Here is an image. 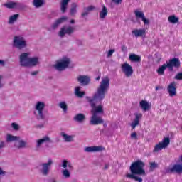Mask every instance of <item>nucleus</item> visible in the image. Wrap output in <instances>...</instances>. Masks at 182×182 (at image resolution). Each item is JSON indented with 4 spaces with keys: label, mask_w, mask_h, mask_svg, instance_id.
<instances>
[{
    "label": "nucleus",
    "mask_w": 182,
    "mask_h": 182,
    "mask_svg": "<svg viewBox=\"0 0 182 182\" xmlns=\"http://www.w3.org/2000/svg\"><path fill=\"white\" fill-rule=\"evenodd\" d=\"M110 87V78L106 76L104 77L100 85L97 87V92H95L92 97H88V103L91 107V113L92 116L90 121V124L92 126H97V124H102L104 123L101 117H97V114H103L105 110L103 109V105L100 103L103 102V99L106 97V93Z\"/></svg>",
    "instance_id": "f257e3e1"
},
{
    "label": "nucleus",
    "mask_w": 182,
    "mask_h": 182,
    "mask_svg": "<svg viewBox=\"0 0 182 182\" xmlns=\"http://www.w3.org/2000/svg\"><path fill=\"white\" fill-rule=\"evenodd\" d=\"M144 162L137 160L133 162L129 168L131 173H127L126 175L127 178H130V180H134L136 182H143V179L138 176H145L146 171H144Z\"/></svg>",
    "instance_id": "f03ea898"
},
{
    "label": "nucleus",
    "mask_w": 182,
    "mask_h": 182,
    "mask_svg": "<svg viewBox=\"0 0 182 182\" xmlns=\"http://www.w3.org/2000/svg\"><path fill=\"white\" fill-rule=\"evenodd\" d=\"M29 53H22L20 55V65L21 66H36L39 65V60L38 57L29 58Z\"/></svg>",
    "instance_id": "7ed1b4c3"
},
{
    "label": "nucleus",
    "mask_w": 182,
    "mask_h": 182,
    "mask_svg": "<svg viewBox=\"0 0 182 182\" xmlns=\"http://www.w3.org/2000/svg\"><path fill=\"white\" fill-rule=\"evenodd\" d=\"M168 144H170V138L164 137L162 141L155 145L153 149V153H159V151H161L163 149H167Z\"/></svg>",
    "instance_id": "20e7f679"
},
{
    "label": "nucleus",
    "mask_w": 182,
    "mask_h": 182,
    "mask_svg": "<svg viewBox=\"0 0 182 182\" xmlns=\"http://www.w3.org/2000/svg\"><path fill=\"white\" fill-rule=\"evenodd\" d=\"M14 46L17 48V49H23V48H26V41H25V38L22 36H16L14 38Z\"/></svg>",
    "instance_id": "39448f33"
},
{
    "label": "nucleus",
    "mask_w": 182,
    "mask_h": 182,
    "mask_svg": "<svg viewBox=\"0 0 182 182\" xmlns=\"http://www.w3.org/2000/svg\"><path fill=\"white\" fill-rule=\"evenodd\" d=\"M181 65V63L180 62V59L177 58H173L172 59H170L168 62H166V68L169 69L171 72H173L174 68L178 69Z\"/></svg>",
    "instance_id": "423d86ee"
},
{
    "label": "nucleus",
    "mask_w": 182,
    "mask_h": 182,
    "mask_svg": "<svg viewBox=\"0 0 182 182\" xmlns=\"http://www.w3.org/2000/svg\"><path fill=\"white\" fill-rule=\"evenodd\" d=\"M52 164H53V161L51 159H48L47 163L41 164L42 168L41 169V173L43 176H48L49 174Z\"/></svg>",
    "instance_id": "0eeeda50"
},
{
    "label": "nucleus",
    "mask_w": 182,
    "mask_h": 182,
    "mask_svg": "<svg viewBox=\"0 0 182 182\" xmlns=\"http://www.w3.org/2000/svg\"><path fill=\"white\" fill-rule=\"evenodd\" d=\"M75 32V28L69 26H64L61 28V29L59 31V36L60 38H63L65 35H72Z\"/></svg>",
    "instance_id": "6e6552de"
},
{
    "label": "nucleus",
    "mask_w": 182,
    "mask_h": 182,
    "mask_svg": "<svg viewBox=\"0 0 182 182\" xmlns=\"http://www.w3.org/2000/svg\"><path fill=\"white\" fill-rule=\"evenodd\" d=\"M122 70L126 77H130L133 75V67L127 63L122 64Z\"/></svg>",
    "instance_id": "1a4fd4ad"
},
{
    "label": "nucleus",
    "mask_w": 182,
    "mask_h": 182,
    "mask_svg": "<svg viewBox=\"0 0 182 182\" xmlns=\"http://www.w3.org/2000/svg\"><path fill=\"white\" fill-rule=\"evenodd\" d=\"M35 109L38 111L39 119L44 120L45 115H43V109H45V102H38L36 105Z\"/></svg>",
    "instance_id": "9d476101"
},
{
    "label": "nucleus",
    "mask_w": 182,
    "mask_h": 182,
    "mask_svg": "<svg viewBox=\"0 0 182 182\" xmlns=\"http://www.w3.org/2000/svg\"><path fill=\"white\" fill-rule=\"evenodd\" d=\"M166 173H168L169 174H173V173H177L178 174L182 173V165L174 164L171 168H168L166 169Z\"/></svg>",
    "instance_id": "9b49d317"
},
{
    "label": "nucleus",
    "mask_w": 182,
    "mask_h": 182,
    "mask_svg": "<svg viewBox=\"0 0 182 182\" xmlns=\"http://www.w3.org/2000/svg\"><path fill=\"white\" fill-rule=\"evenodd\" d=\"M176 82H172L167 87V92L169 93V96H171V97L177 95V87H176Z\"/></svg>",
    "instance_id": "f8f14e48"
},
{
    "label": "nucleus",
    "mask_w": 182,
    "mask_h": 182,
    "mask_svg": "<svg viewBox=\"0 0 182 182\" xmlns=\"http://www.w3.org/2000/svg\"><path fill=\"white\" fill-rule=\"evenodd\" d=\"M69 63H70V60L69 58H67L66 60H63L58 63L55 65V68L58 70H63L69 66Z\"/></svg>",
    "instance_id": "ddd939ff"
},
{
    "label": "nucleus",
    "mask_w": 182,
    "mask_h": 182,
    "mask_svg": "<svg viewBox=\"0 0 182 182\" xmlns=\"http://www.w3.org/2000/svg\"><path fill=\"white\" fill-rule=\"evenodd\" d=\"M134 116H135V119H134L133 122L131 124V127L132 130H134V129H136V127L140 124V119L143 117V114L136 112V113H134Z\"/></svg>",
    "instance_id": "4468645a"
},
{
    "label": "nucleus",
    "mask_w": 182,
    "mask_h": 182,
    "mask_svg": "<svg viewBox=\"0 0 182 182\" xmlns=\"http://www.w3.org/2000/svg\"><path fill=\"white\" fill-rule=\"evenodd\" d=\"M77 80L83 86H87L90 83V78L87 75H80Z\"/></svg>",
    "instance_id": "2eb2a0df"
},
{
    "label": "nucleus",
    "mask_w": 182,
    "mask_h": 182,
    "mask_svg": "<svg viewBox=\"0 0 182 182\" xmlns=\"http://www.w3.org/2000/svg\"><path fill=\"white\" fill-rule=\"evenodd\" d=\"M132 34L134 35L136 38L146 36V29H134L132 31Z\"/></svg>",
    "instance_id": "dca6fc26"
},
{
    "label": "nucleus",
    "mask_w": 182,
    "mask_h": 182,
    "mask_svg": "<svg viewBox=\"0 0 182 182\" xmlns=\"http://www.w3.org/2000/svg\"><path fill=\"white\" fill-rule=\"evenodd\" d=\"M105 150L103 146H88L86 147L85 151L87 153H93V151H102Z\"/></svg>",
    "instance_id": "f3484780"
},
{
    "label": "nucleus",
    "mask_w": 182,
    "mask_h": 182,
    "mask_svg": "<svg viewBox=\"0 0 182 182\" xmlns=\"http://www.w3.org/2000/svg\"><path fill=\"white\" fill-rule=\"evenodd\" d=\"M73 120L75 122H77V123H83V122L86 120V116L85 115V114L79 113V114H77L73 117Z\"/></svg>",
    "instance_id": "a211bd4d"
},
{
    "label": "nucleus",
    "mask_w": 182,
    "mask_h": 182,
    "mask_svg": "<svg viewBox=\"0 0 182 182\" xmlns=\"http://www.w3.org/2000/svg\"><path fill=\"white\" fill-rule=\"evenodd\" d=\"M65 21H68V17L63 16L58 18V20H56L55 22L52 25L53 29H56V28H58V26H59L60 23H63Z\"/></svg>",
    "instance_id": "6ab92c4d"
},
{
    "label": "nucleus",
    "mask_w": 182,
    "mask_h": 182,
    "mask_svg": "<svg viewBox=\"0 0 182 182\" xmlns=\"http://www.w3.org/2000/svg\"><path fill=\"white\" fill-rule=\"evenodd\" d=\"M4 6H6V8H9V9H13L14 8H21V4L18 2L10 1L9 3L4 4Z\"/></svg>",
    "instance_id": "aec40b11"
},
{
    "label": "nucleus",
    "mask_w": 182,
    "mask_h": 182,
    "mask_svg": "<svg viewBox=\"0 0 182 182\" xmlns=\"http://www.w3.org/2000/svg\"><path fill=\"white\" fill-rule=\"evenodd\" d=\"M69 2H70V0H62L61 1L60 11H61V12H63V14H65L66 12Z\"/></svg>",
    "instance_id": "412c9836"
},
{
    "label": "nucleus",
    "mask_w": 182,
    "mask_h": 182,
    "mask_svg": "<svg viewBox=\"0 0 182 182\" xmlns=\"http://www.w3.org/2000/svg\"><path fill=\"white\" fill-rule=\"evenodd\" d=\"M102 9L101 11H100V14H99L100 19H105L106 16H107V14H108L107 8L106 7V6L102 5Z\"/></svg>",
    "instance_id": "4be33fe9"
},
{
    "label": "nucleus",
    "mask_w": 182,
    "mask_h": 182,
    "mask_svg": "<svg viewBox=\"0 0 182 182\" xmlns=\"http://www.w3.org/2000/svg\"><path fill=\"white\" fill-rule=\"evenodd\" d=\"M139 106L144 112H147L150 109V105L146 100L140 101Z\"/></svg>",
    "instance_id": "5701e85b"
},
{
    "label": "nucleus",
    "mask_w": 182,
    "mask_h": 182,
    "mask_svg": "<svg viewBox=\"0 0 182 182\" xmlns=\"http://www.w3.org/2000/svg\"><path fill=\"white\" fill-rule=\"evenodd\" d=\"M129 60H131V62L139 63L141 62V57L136 54H131L129 55Z\"/></svg>",
    "instance_id": "b1692460"
},
{
    "label": "nucleus",
    "mask_w": 182,
    "mask_h": 182,
    "mask_svg": "<svg viewBox=\"0 0 182 182\" xmlns=\"http://www.w3.org/2000/svg\"><path fill=\"white\" fill-rule=\"evenodd\" d=\"M46 141H50V139L48 136H46L43 139H40L37 141V147H40L42 144Z\"/></svg>",
    "instance_id": "393cba45"
},
{
    "label": "nucleus",
    "mask_w": 182,
    "mask_h": 182,
    "mask_svg": "<svg viewBox=\"0 0 182 182\" xmlns=\"http://www.w3.org/2000/svg\"><path fill=\"white\" fill-rule=\"evenodd\" d=\"M168 20L170 23H178V17H176L174 15L169 16Z\"/></svg>",
    "instance_id": "a878e982"
},
{
    "label": "nucleus",
    "mask_w": 182,
    "mask_h": 182,
    "mask_svg": "<svg viewBox=\"0 0 182 182\" xmlns=\"http://www.w3.org/2000/svg\"><path fill=\"white\" fill-rule=\"evenodd\" d=\"M60 135L63 136V137H64L65 141H73V137L72 136L68 135L65 132H61Z\"/></svg>",
    "instance_id": "bb28decb"
},
{
    "label": "nucleus",
    "mask_w": 182,
    "mask_h": 182,
    "mask_svg": "<svg viewBox=\"0 0 182 182\" xmlns=\"http://www.w3.org/2000/svg\"><path fill=\"white\" fill-rule=\"evenodd\" d=\"M167 68V64H163L161 67L159 68L157 70L158 75H164V71L166 70V68Z\"/></svg>",
    "instance_id": "cd10ccee"
},
{
    "label": "nucleus",
    "mask_w": 182,
    "mask_h": 182,
    "mask_svg": "<svg viewBox=\"0 0 182 182\" xmlns=\"http://www.w3.org/2000/svg\"><path fill=\"white\" fill-rule=\"evenodd\" d=\"M75 95L77 96V97H83V96L85 95V92L80 91V87H75Z\"/></svg>",
    "instance_id": "c85d7f7f"
},
{
    "label": "nucleus",
    "mask_w": 182,
    "mask_h": 182,
    "mask_svg": "<svg viewBox=\"0 0 182 182\" xmlns=\"http://www.w3.org/2000/svg\"><path fill=\"white\" fill-rule=\"evenodd\" d=\"M19 136L8 134L6 141H15L16 140H19Z\"/></svg>",
    "instance_id": "c756f323"
},
{
    "label": "nucleus",
    "mask_w": 182,
    "mask_h": 182,
    "mask_svg": "<svg viewBox=\"0 0 182 182\" xmlns=\"http://www.w3.org/2000/svg\"><path fill=\"white\" fill-rule=\"evenodd\" d=\"M33 4L36 8H41L43 5V0H33Z\"/></svg>",
    "instance_id": "7c9ffc66"
},
{
    "label": "nucleus",
    "mask_w": 182,
    "mask_h": 182,
    "mask_svg": "<svg viewBox=\"0 0 182 182\" xmlns=\"http://www.w3.org/2000/svg\"><path fill=\"white\" fill-rule=\"evenodd\" d=\"M19 18V14H14L11 16L9 20V23L12 24Z\"/></svg>",
    "instance_id": "2f4dec72"
},
{
    "label": "nucleus",
    "mask_w": 182,
    "mask_h": 182,
    "mask_svg": "<svg viewBox=\"0 0 182 182\" xmlns=\"http://www.w3.org/2000/svg\"><path fill=\"white\" fill-rule=\"evenodd\" d=\"M59 107L60 109H62L64 112V113H66L68 112V105H66V102H61L59 103Z\"/></svg>",
    "instance_id": "473e14b6"
},
{
    "label": "nucleus",
    "mask_w": 182,
    "mask_h": 182,
    "mask_svg": "<svg viewBox=\"0 0 182 182\" xmlns=\"http://www.w3.org/2000/svg\"><path fill=\"white\" fill-rule=\"evenodd\" d=\"M71 9L70 10V14L71 16H73L75 14H76V8H77V5H76L75 3H73L71 5Z\"/></svg>",
    "instance_id": "72a5a7b5"
},
{
    "label": "nucleus",
    "mask_w": 182,
    "mask_h": 182,
    "mask_svg": "<svg viewBox=\"0 0 182 182\" xmlns=\"http://www.w3.org/2000/svg\"><path fill=\"white\" fill-rule=\"evenodd\" d=\"M134 14L136 18H140L142 19L144 17V13H143V11H135Z\"/></svg>",
    "instance_id": "f704fd0d"
},
{
    "label": "nucleus",
    "mask_w": 182,
    "mask_h": 182,
    "mask_svg": "<svg viewBox=\"0 0 182 182\" xmlns=\"http://www.w3.org/2000/svg\"><path fill=\"white\" fill-rule=\"evenodd\" d=\"M63 176L66 178H69L70 177V172L68 169L63 170Z\"/></svg>",
    "instance_id": "c9c22d12"
},
{
    "label": "nucleus",
    "mask_w": 182,
    "mask_h": 182,
    "mask_svg": "<svg viewBox=\"0 0 182 182\" xmlns=\"http://www.w3.org/2000/svg\"><path fill=\"white\" fill-rule=\"evenodd\" d=\"M19 145L18 146V149H23L26 146V142L23 140L19 141Z\"/></svg>",
    "instance_id": "e433bc0d"
},
{
    "label": "nucleus",
    "mask_w": 182,
    "mask_h": 182,
    "mask_svg": "<svg viewBox=\"0 0 182 182\" xmlns=\"http://www.w3.org/2000/svg\"><path fill=\"white\" fill-rule=\"evenodd\" d=\"M159 166L157 165V164H156V162H151L150 163V170L153 171L154 170V168H157Z\"/></svg>",
    "instance_id": "4c0bfd02"
},
{
    "label": "nucleus",
    "mask_w": 182,
    "mask_h": 182,
    "mask_svg": "<svg viewBox=\"0 0 182 182\" xmlns=\"http://www.w3.org/2000/svg\"><path fill=\"white\" fill-rule=\"evenodd\" d=\"M174 79L176 80H182V73L176 74V75L174 77Z\"/></svg>",
    "instance_id": "58836bf2"
},
{
    "label": "nucleus",
    "mask_w": 182,
    "mask_h": 182,
    "mask_svg": "<svg viewBox=\"0 0 182 182\" xmlns=\"http://www.w3.org/2000/svg\"><path fill=\"white\" fill-rule=\"evenodd\" d=\"M95 9L94 6H89L88 7L84 8V11H87L88 12H90V11H93Z\"/></svg>",
    "instance_id": "ea45409f"
},
{
    "label": "nucleus",
    "mask_w": 182,
    "mask_h": 182,
    "mask_svg": "<svg viewBox=\"0 0 182 182\" xmlns=\"http://www.w3.org/2000/svg\"><path fill=\"white\" fill-rule=\"evenodd\" d=\"M11 126L14 130H19V125H18V124L13 122Z\"/></svg>",
    "instance_id": "a19ab883"
},
{
    "label": "nucleus",
    "mask_w": 182,
    "mask_h": 182,
    "mask_svg": "<svg viewBox=\"0 0 182 182\" xmlns=\"http://www.w3.org/2000/svg\"><path fill=\"white\" fill-rule=\"evenodd\" d=\"M141 20L144 22V25L150 24V21H149V19L146 18V17H144Z\"/></svg>",
    "instance_id": "79ce46f5"
},
{
    "label": "nucleus",
    "mask_w": 182,
    "mask_h": 182,
    "mask_svg": "<svg viewBox=\"0 0 182 182\" xmlns=\"http://www.w3.org/2000/svg\"><path fill=\"white\" fill-rule=\"evenodd\" d=\"M131 139H134V140H137V133L133 132L130 135Z\"/></svg>",
    "instance_id": "37998d69"
},
{
    "label": "nucleus",
    "mask_w": 182,
    "mask_h": 182,
    "mask_svg": "<svg viewBox=\"0 0 182 182\" xmlns=\"http://www.w3.org/2000/svg\"><path fill=\"white\" fill-rule=\"evenodd\" d=\"M69 164V161L66 160L63 161V168H66L68 167V164Z\"/></svg>",
    "instance_id": "c03bdc74"
},
{
    "label": "nucleus",
    "mask_w": 182,
    "mask_h": 182,
    "mask_svg": "<svg viewBox=\"0 0 182 182\" xmlns=\"http://www.w3.org/2000/svg\"><path fill=\"white\" fill-rule=\"evenodd\" d=\"M114 50L112 49V50H109L108 51V53H107V56L108 58H110V56H112L113 55V53H114Z\"/></svg>",
    "instance_id": "a18cd8bd"
},
{
    "label": "nucleus",
    "mask_w": 182,
    "mask_h": 182,
    "mask_svg": "<svg viewBox=\"0 0 182 182\" xmlns=\"http://www.w3.org/2000/svg\"><path fill=\"white\" fill-rule=\"evenodd\" d=\"M6 174V172H5L4 170H2L1 168H0V176H5Z\"/></svg>",
    "instance_id": "49530a36"
},
{
    "label": "nucleus",
    "mask_w": 182,
    "mask_h": 182,
    "mask_svg": "<svg viewBox=\"0 0 182 182\" xmlns=\"http://www.w3.org/2000/svg\"><path fill=\"white\" fill-rule=\"evenodd\" d=\"M87 15H89V11H85V12L81 14L82 16H87Z\"/></svg>",
    "instance_id": "de8ad7c7"
},
{
    "label": "nucleus",
    "mask_w": 182,
    "mask_h": 182,
    "mask_svg": "<svg viewBox=\"0 0 182 182\" xmlns=\"http://www.w3.org/2000/svg\"><path fill=\"white\" fill-rule=\"evenodd\" d=\"M121 49L122 52H127V47L126 46H122Z\"/></svg>",
    "instance_id": "09e8293b"
},
{
    "label": "nucleus",
    "mask_w": 182,
    "mask_h": 182,
    "mask_svg": "<svg viewBox=\"0 0 182 182\" xmlns=\"http://www.w3.org/2000/svg\"><path fill=\"white\" fill-rule=\"evenodd\" d=\"M4 147H5V142L1 141L0 142V149H4Z\"/></svg>",
    "instance_id": "8fccbe9b"
},
{
    "label": "nucleus",
    "mask_w": 182,
    "mask_h": 182,
    "mask_svg": "<svg viewBox=\"0 0 182 182\" xmlns=\"http://www.w3.org/2000/svg\"><path fill=\"white\" fill-rule=\"evenodd\" d=\"M67 167L70 168V170H73V166H72V164L68 162V164L67 165Z\"/></svg>",
    "instance_id": "3c124183"
},
{
    "label": "nucleus",
    "mask_w": 182,
    "mask_h": 182,
    "mask_svg": "<svg viewBox=\"0 0 182 182\" xmlns=\"http://www.w3.org/2000/svg\"><path fill=\"white\" fill-rule=\"evenodd\" d=\"M2 66H5V61L0 60V67Z\"/></svg>",
    "instance_id": "603ef678"
},
{
    "label": "nucleus",
    "mask_w": 182,
    "mask_h": 182,
    "mask_svg": "<svg viewBox=\"0 0 182 182\" xmlns=\"http://www.w3.org/2000/svg\"><path fill=\"white\" fill-rule=\"evenodd\" d=\"M38 73H39L38 71H33L31 73V75H32V76H36V75H37Z\"/></svg>",
    "instance_id": "864d4df0"
},
{
    "label": "nucleus",
    "mask_w": 182,
    "mask_h": 182,
    "mask_svg": "<svg viewBox=\"0 0 182 182\" xmlns=\"http://www.w3.org/2000/svg\"><path fill=\"white\" fill-rule=\"evenodd\" d=\"M107 168H109V164H105L103 170H107Z\"/></svg>",
    "instance_id": "5fc2aeb1"
},
{
    "label": "nucleus",
    "mask_w": 182,
    "mask_h": 182,
    "mask_svg": "<svg viewBox=\"0 0 182 182\" xmlns=\"http://www.w3.org/2000/svg\"><path fill=\"white\" fill-rule=\"evenodd\" d=\"M70 23H72V24L75 23V20L73 19L70 20Z\"/></svg>",
    "instance_id": "6e6d98bb"
},
{
    "label": "nucleus",
    "mask_w": 182,
    "mask_h": 182,
    "mask_svg": "<svg viewBox=\"0 0 182 182\" xmlns=\"http://www.w3.org/2000/svg\"><path fill=\"white\" fill-rule=\"evenodd\" d=\"M159 89H160V87L159 86L156 87V90H159Z\"/></svg>",
    "instance_id": "4d7b16f0"
},
{
    "label": "nucleus",
    "mask_w": 182,
    "mask_h": 182,
    "mask_svg": "<svg viewBox=\"0 0 182 182\" xmlns=\"http://www.w3.org/2000/svg\"><path fill=\"white\" fill-rule=\"evenodd\" d=\"M38 127H43V125H38Z\"/></svg>",
    "instance_id": "13d9d810"
},
{
    "label": "nucleus",
    "mask_w": 182,
    "mask_h": 182,
    "mask_svg": "<svg viewBox=\"0 0 182 182\" xmlns=\"http://www.w3.org/2000/svg\"><path fill=\"white\" fill-rule=\"evenodd\" d=\"M100 79V77H97V78H96V80H99Z\"/></svg>",
    "instance_id": "bf43d9fd"
},
{
    "label": "nucleus",
    "mask_w": 182,
    "mask_h": 182,
    "mask_svg": "<svg viewBox=\"0 0 182 182\" xmlns=\"http://www.w3.org/2000/svg\"><path fill=\"white\" fill-rule=\"evenodd\" d=\"M1 79H2V77L0 75V87H1Z\"/></svg>",
    "instance_id": "052dcab7"
}]
</instances>
